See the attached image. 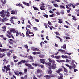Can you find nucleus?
Instances as JSON below:
<instances>
[{"instance_id": "obj_51", "label": "nucleus", "mask_w": 79, "mask_h": 79, "mask_svg": "<svg viewBox=\"0 0 79 79\" xmlns=\"http://www.w3.org/2000/svg\"><path fill=\"white\" fill-rule=\"evenodd\" d=\"M55 34H56V35H60V33L58 32H54Z\"/></svg>"}, {"instance_id": "obj_53", "label": "nucleus", "mask_w": 79, "mask_h": 79, "mask_svg": "<svg viewBox=\"0 0 79 79\" xmlns=\"http://www.w3.org/2000/svg\"><path fill=\"white\" fill-rule=\"evenodd\" d=\"M53 16H54V14H52V15H49L50 17L51 18H52V17H53Z\"/></svg>"}, {"instance_id": "obj_36", "label": "nucleus", "mask_w": 79, "mask_h": 79, "mask_svg": "<svg viewBox=\"0 0 79 79\" xmlns=\"http://www.w3.org/2000/svg\"><path fill=\"white\" fill-rule=\"evenodd\" d=\"M53 5L54 7H58V5L56 4H54Z\"/></svg>"}, {"instance_id": "obj_64", "label": "nucleus", "mask_w": 79, "mask_h": 79, "mask_svg": "<svg viewBox=\"0 0 79 79\" xmlns=\"http://www.w3.org/2000/svg\"><path fill=\"white\" fill-rule=\"evenodd\" d=\"M33 28L34 29H35V30L36 31H37V29L35 27H33Z\"/></svg>"}, {"instance_id": "obj_6", "label": "nucleus", "mask_w": 79, "mask_h": 79, "mask_svg": "<svg viewBox=\"0 0 79 79\" xmlns=\"http://www.w3.org/2000/svg\"><path fill=\"white\" fill-rule=\"evenodd\" d=\"M40 61H41L40 63H42L43 64H44L45 63V61H46V59H40Z\"/></svg>"}, {"instance_id": "obj_45", "label": "nucleus", "mask_w": 79, "mask_h": 79, "mask_svg": "<svg viewBox=\"0 0 79 79\" xmlns=\"http://www.w3.org/2000/svg\"><path fill=\"white\" fill-rule=\"evenodd\" d=\"M11 23H12V24H15V22H14V20H10Z\"/></svg>"}, {"instance_id": "obj_40", "label": "nucleus", "mask_w": 79, "mask_h": 79, "mask_svg": "<svg viewBox=\"0 0 79 79\" xmlns=\"http://www.w3.org/2000/svg\"><path fill=\"white\" fill-rule=\"evenodd\" d=\"M43 16L45 17V18H48V15L47 14H45L43 15Z\"/></svg>"}, {"instance_id": "obj_58", "label": "nucleus", "mask_w": 79, "mask_h": 79, "mask_svg": "<svg viewBox=\"0 0 79 79\" xmlns=\"http://www.w3.org/2000/svg\"><path fill=\"white\" fill-rule=\"evenodd\" d=\"M28 69H29L30 68H31V64H29L28 66Z\"/></svg>"}, {"instance_id": "obj_19", "label": "nucleus", "mask_w": 79, "mask_h": 79, "mask_svg": "<svg viewBox=\"0 0 79 79\" xmlns=\"http://www.w3.org/2000/svg\"><path fill=\"white\" fill-rule=\"evenodd\" d=\"M28 59H30L31 60H34V58L32 56H30L28 57Z\"/></svg>"}, {"instance_id": "obj_30", "label": "nucleus", "mask_w": 79, "mask_h": 79, "mask_svg": "<svg viewBox=\"0 0 79 79\" xmlns=\"http://www.w3.org/2000/svg\"><path fill=\"white\" fill-rule=\"evenodd\" d=\"M60 57H61L60 56H55L54 57V58L56 59H59L60 58Z\"/></svg>"}, {"instance_id": "obj_52", "label": "nucleus", "mask_w": 79, "mask_h": 79, "mask_svg": "<svg viewBox=\"0 0 79 79\" xmlns=\"http://www.w3.org/2000/svg\"><path fill=\"white\" fill-rule=\"evenodd\" d=\"M16 37H18V35H19V33L17 31L16 32Z\"/></svg>"}, {"instance_id": "obj_37", "label": "nucleus", "mask_w": 79, "mask_h": 79, "mask_svg": "<svg viewBox=\"0 0 79 79\" xmlns=\"http://www.w3.org/2000/svg\"><path fill=\"white\" fill-rule=\"evenodd\" d=\"M33 8H34L35 10V11H37V10H38V8L36 7H34V6H33Z\"/></svg>"}, {"instance_id": "obj_63", "label": "nucleus", "mask_w": 79, "mask_h": 79, "mask_svg": "<svg viewBox=\"0 0 79 79\" xmlns=\"http://www.w3.org/2000/svg\"><path fill=\"white\" fill-rule=\"evenodd\" d=\"M27 27H28V28H31V26L30 25H28L26 26Z\"/></svg>"}, {"instance_id": "obj_33", "label": "nucleus", "mask_w": 79, "mask_h": 79, "mask_svg": "<svg viewBox=\"0 0 79 79\" xmlns=\"http://www.w3.org/2000/svg\"><path fill=\"white\" fill-rule=\"evenodd\" d=\"M26 37H28L29 36V32H26Z\"/></svg>"}, {"instance_id": "obj_38", "label": "nucleus", "mask_w": 79, "mask_h": 79, "mask_svg": "<svg viewBox=\"0 0 79 79\" xmlns=\"http://www.w3.org/2000/svg\"><path fill=\"white\" fill-rule=\"evenodd\" d=\"M55 75L53 74H51L50 75V78H51V77H55Z\"/></svg>"}, {"instance_id": "obj_25", "label": "nucleus", "mask_w": 79, "mask_h": 79, "mask_svg": "<svg viewBox=\"0 0 79 79\" xmlns=\"http://www.w3.org/2000/svg\"><path fill=\"white\" fill-rule=\"evenodd\" d=\"M5 54L3 53L2 55L0 56V58H3V57H4V56L5 57Z\"/></svg>"}, {"instance_id": "obj_17", "label": "nucleus", "mask_w": 79, "mask_h": 79, "mask_svg": "<svg viewBox=\"0 0 79 79\" xmlns=\"http://www.w3.org/2000/svg\"><path fill=\"white\" fill-rule=\"evenodd\" d=\"M41 72H42V70L39 69H38L36 71L37 73H41Z\"/></svg>"}, {"instance_id": "obj_5", "label": "nucleus", "mask_w": 79, "mask_h": 79, "mask_svg": "<svg viewBox=\"0 0 79 79\" xmlns=\"http://www.w3.org/2000/svg\"><path fill=\"white\" fill-rule=\"evenodd\" d=\"M10 32L12 33L13 32V33L15 34L16 33V30L15 29H13L10 31Z\"/></svg>"}, {"instance_id": "obj_41", "label": "nucleus", "mask_w": 79, "mask_h": 79, "mask_svg": "<svg viewBox=\"0 0 79 79\" xmlns=\"http://www.w3.org/2000/svg\"><path fill=\"white\" fill-rule=\"evenodd\" d=\"M25 48H26L27 49H28L29 48H28V46L26 44L24 46Z\"/></svg>"}, {"instance_id": "obj_20", "label": "nucleus", "mask_w": 79, "mask_h": 79, "mask_svg": "<svg viewBox=\"0 0 79 79\" xmlns=\"http://www.w3.org/2000/svg\"><path fill=\"white\" fill-rule=\"evenodd\" d=\"M63 46H61V48H62L64 49H66V45L64 44Z\"/></svg>"}, {"instance_id": "obj_10", "label": "nucleus", "mask_w": 79, "mask_h": 79, "mask_svg": "<svg viewBox=\"0 0 79 79\" xmlns=\"http://www.w3.org/2000/svg\"><path fill=\"white\" fill-rule=\"evenodd\" d=\"M52 73V72L51 69H49L48 70V74H51Z\"/></svg>"}, {"instance_id": "obj_34", "label": "nucleus", "mask_w": 79, "mask_h": 79, "mask_svg": "<svg viewBox=\"0 0 79 79\" xmlns=\"http://www.w3.org/2000/svg\"><path fill=\"white\" fill-rule=\"evenodd\" d=\"M0 15L1 16V17H2V18H4L5 16V14H3Z\"/></svg>"}, {"instance_id": "obj_8", "label": "nucleus", "mask_w": 79, "mask_h": 79, "mask_svg": "<svg viewBox=\"0 0 79 79\" xmlns=\"http://www.w3.org/2000/svg\"><path fill=\"white\" fill-rule=\"evenodd\" d=\"M2 28L4 29L2 31L3 32H5L6 31V27L5 26H4L2 27Z\"/></svg>"}, {"instance_id": "obj_1", "label": "nucleus", "mask_w": 79, "mask_h": 79, "mask_svg": "<svg viewBox=\"0 0 79 79\" xmlns=\"http://www.w3.org/2000/svg\"><path fill=\"white\" fill-rule=\"evenodd\" d=\"M7 33L8 34L6 35V36H7L8 38H11V37H12V38L14 39V37L13 36V35H11V33L9 32V31H7Z\"/></svg>"}, {"instance_id": "obj_7", "label": "nucleus", "mask_w": 79, "mask_h": 79, "mask_svg": "<svg viewBox=\"0 0 79 79\" xmlns=\"http://www.w3.org/2000/svg\"><path fill=\"white\" fill-rule=\"evenodd\" d=\"M16 5L17 6H19V7H20V6L22 8H24V7L23 6V5H22V4H21V3H19V4H16Z\"/></svg>"}, {"instance_id": "obj_48", "label": "nucleus", "mask_w": 79, "mask_h": 79, "mask_svg": "<svg viewBox=\"0 0 79 79\" xmlns=\"http://www.w3.org/2000/svg\"><path fill=\"white\" fill-rule=\"evenodd\" d=\"M52 29H53V28H54V27H53V26H51L50 27V30H52Z\"/></svg>"}, {"instance_id": "obj_47", "label": "nucleus", "mask_w": 79, "mask_h": 79, "mask_svg": "<svg viewBox=\"0 0 79 79\" xmlns=\"http://www.w3.org/2000/svg\"><path fill=\"white\" fill-rule=\"evenodd\" d=\"M72 5H73V4L70 3V4H68L67 5V6H69V7H70V6H72Z\"/></svg>"}, {"instance_id": "obj_56", "label": "nucleus", "mask_w": 79, "mask_h": 79, "mask_svg": "<svg viewBox=\"0 0 79 79\" xmlns=\"http://www.w3.org/2000/svg\"><path fill=\"white\" fill-rule=\"evenodd\" d=\"M35 51H38V52H39L40 50H39V49L35 48Z\"/></svg>"}, {"instance_id": "obj_3", "label": "nucleus", "mask_w": 79, "mask_h": 79, "mask_svg": "<svg viewBox=\"0 0 79 79\" xmlns=\"http://www.w3.org/2000/svg\"><path fill=\"white\" fill-rule=\"evenodd\" d=\"M41 5L42 6L40 7V9L41 10L44 11L45 10V6L44 5V4L43 3L41 4Z\"/></svg>"}, {"instance_id": "obj_35", "label": "nucleus", "mask_w": 79, "mask_h": 79, "mask_svg": "<svg viewBox=\"0 0 79 79\" xmlns=\"http://www.w3.org/2000/svg\"><path fill=\"white\" fill-rule=\"evenodd\" d=\"M4 10H2L1 12H0V14L1 15L4 14Z\"/></svg>"}, {"instance_id": "obj_9", "label": "nucleus", "mask_w": 79, "mask_h": 79, "mask_svg": "<svg viewBox=\"0 0 79 79\" xmlns=\"http://www.w3.org/2000/svg\"><path fill=\"white\" fill-rule=\"evenodd\" d=\"M61 71H63V69H59L56 72L58 73V74H60L61 73H60Z\"/></svg>"}, {"instance_id": "obj_39", "label": "nucleus", "mask_w": 79, "mask_h": 79, "mask_svg": "<svg viewBox=\"0 0 79 79\" xmlns=\"http://www.w3.org/2000/svg\"><path fill=\"white\" fill-rule=\"evenodd\" d=\"M66 8L67 9H69L70 10H71V9L70 8V7H68V6H67V5H66Z\"/></svg>"}, {"instance_id": "obj_59", "label": "nucleus", "mask_w": 79, "mask_h": 79, "mask_svg": "<svg viewBox=\"0 0 79 79\" xmlns=\"http://www.w3.org/2000/svg\"><path fill=\"white\" fill-rule=\"evenodd\" d=\"M24 64L26 66H28L29 65V64L27 63H25Z\"/></svg>"}, {"instance_id": "obj_27", "label": "nucleus", "mask_w": 79, "mask_h": 79, "mask_svg": "<svg viewBox=\"0 0 79 79\" xmlns=\"http://www.w3.org/2000/svg\"><path fill=\"white\" fill-rule=\"evenodd\" d=\"M1 2L2 3L5 4L6 3V0H4V2H3V0H1Z\"/></svg>"}, {"instance_id": "obj_31", "label": "nucleus", "mask_w": 79, "mask_h": 79, "mask_svg": "<svg viewBox=\"0 0 79 79\" xmlns=\"http://www.w3.org/2000/svg\"><path fill=\"white\" fill-rule=\"evenodd\" d=\"M56 38H58V39H60V42H62L63 41L62 40V39H61V38H60L59 36H56Z\"/></svg>"}, {"instance_id": "obj_23", "label": "nucleus", "mask_w": 79, "mask_h": 79, "mask_svg": "<svg viewBox=\"0 0 79 79\" xmlns=\"http://www.w3.org/2000/svg\"><path fill=\"white\" fill-rule=\"evenodd\" d=\"M26 61L24 60H22L21 61H20V64H22V63H26Z\"/></svg>"}, {"instance_id": "obj_14", "label": "nucleus", "mask_w": 79, "mask_h": 79, "mask_svg": "<svg viewBox=\"0 0 79 79\" xmlns=\"http://www.w3.org/2000/svg\"><path fill=\"white\" fill-rule=\"evenodd\" d=\"M5 51H6V49H2V48H0V52H1L3 53V52H5Z\"/></svg>"}, {"instance_id": "obj_21", "label": "nucleus", "mask_w": 79, "mask_h": 79, "mask_svg": "<svg viewBox=\"0 0 79 79\" xmlns=\"http://www.w3.org/2000/svg\"><path fill=\"white\" fill-rule=\"evenodd\" d=\"M32 64L33 65V66H35V67H36V66H39V64H36V63H33Z\"/></svg>"}, {"instance_id": "obj_13", "label": "nucleus", "mask_w": 79, "mask_h": 79, "mask_svg": "<svg viewBox=\"0 0 79 79\" xmlns=\"http://www.w3.org/2000/svg\"><path fill=\"white\" fill-rule=\"evenodd\" d=\"M62 68H64V72H66V73H68V70H67V69H66V68L64 67V66H62Z\"/></svg>"}, {"instance_id": "obj_60", "label": "nucleus", "mask_w": 79, "mask_h": 79, "mask_svg": "<svg viewBox=\"0 0 79 79\" xmlns=\"http://www.w3.org/2000/svg\"><path fill=\"white\" fill-rule=\"evenodd\" d=\"M49 62H50V63H52V59L49 58Z\"/></svg>"}, {"instance_id": "obj_11", "label": "nucleus", "mask_w": 79, "mask_h": 79, "mask_svg": "<svg viewBox=\"0 0 79 79\" xmlns=\"http://www.w3.org/2000/svg\"><path fill=\"white\" fill-rule=\"evenodd\" d=\"M62 52H63V53H64L65 54H67V55H71L72 54L71 53H68L67 52H66V51L64 50H63Z\"/></svg>"}, {"instance_id": "obj_24", "label": "nucleus", "mask_w": 79, "mask_h": 79, "mask_svg": "<svg viewBox=\"0 0 79 79\" xmlns=\"http://www.w3.org/2000/svg\"><path fill=\"white\" fill-rule=\"evenodd\" d=\"M72 17L73 18L72 19H73V20H74V21H76V20H77V19L76 18V17L73 16H72Z\"/></svg>"}, {"instance_id": "obj_54", "label": "nucleus", "mask_w": 79, "mask_h": 79, "mask_svg": "<svg viewBox=\"0 0 79 79\" xmlns=\"http://www.w3.org/2000/svg\"><path fill=\"white\" fill-rule=\"evenodd\" d=\"M36 76L37 77H39V78H40V77H41V75H37Z\"/></svg>"}, {"instance_id": "obj_49", "label": "nucleus", "mask_w": 79, "mask_h": 79, "mask_svg": "<svg viewBox=\"0 0 79 79\" xmlns=\"http://www.w3.org/2000/svg\"><path fill=\"white\" fill-rule=\"evenodd\" d=\"M61 56L62 57V58H66V56L64 55Z\"/></svg>"}, {"instance_id": "obj_22", "label": "nucleus", "mask_w": 79, "mask_h": 79, "mask_svg": "<svg viewBox=\"0 0 79 79\" xmlns=\"http://www.w3.org/2000/svg\"><path fill=\"white\" fill-rule=\"evenodd\" d=\"M58 20H59V21L58 22L60 24H61V23H62L63 22V21H62V19H59Z\"/></svg>"}, {"instance_id": "obj_15", "label": "nucleus", "mask_w": 79, "mask_h": 79, "mask_svg": "<svg viewBox=\"0 0 79 79\" xmlns=\"http://www.w3.org/2000/svg\"><path fill=\"white\" fill-rule=\"evenodd\" d=\"M60 7L62 10H64L65 9V7L62 5H60Z\"/></svg>"}, {"instance_id": "obj_50", "label": "nucleus", "mask_w": 79, "mask_h": 79, "mask_svg": "<svg viewBox=\"0 0 79 79\" xmlns=\"http://www.w3.org/2000/svg\"><path fill=\"white\" fill-rule=\"evenodd\" d=\"M28 23L29 24H30V25H31V26H33L32 24H31V22H30V21H29V20H28Z\"/></svg>"}, {"instance_id": "obj_16", "label": "nucleus", "mask_w": 79, "mask_h": 79, "mask_svg": "<svg viewBox=\"0 0 79 79\" xmlns=\"http://www.w3.org/2000/svg\"><path fill=\"white\" fill-rule=\"evenodd\" d=\"M53 65H52V69H55L56 68V65L55 64H53Z\"/></svg>"}, {"instance_id": "obj_43", "label": "nucleus", "mask_w": 79, "mask_h": 79, "mask_svg": "<svg viewBox=\"0 0 79 79\" xmlns=\"http://www.w3.org/2000/svg\"><path fill=\"white\" fill-rule=\"evenodd\" d=\"M79 5V3H77L76 4H74V5L75 6H77Z\"/></svg>"}, {"instance_id": "obj_2", "label": "nucleus", "mask_w": 79, "mask_h": 79, "mask_svg": "<svg viewBox=\"0 0 79 79\" xmlns=\"http://www.w3.org/2000/svg\"><path fill=\"white\" fill-rule=\"evenodd\" d=\"M10 65H8L7 66V67L4 66V68L6 70V71H10L11 69L10 68Z\"/></svg>"}, {"instance_id": "obj_55", "label": "nucleus", "mask_w": 79, "mask_h": 79, "mask_svg": "<svg viewBox=\"0 0 79 79\" xmlns=\"http://www.w3.org/2000/svg\"><path fill=\"white\" fill-rule=\"evenodd\" d=\"M7 55L8 56H10L11 55V53L10 52H8L7 53Z\"/></svg>"}, {"instance_id": "obj_29", "label": "nucleus", "mask_w": 79, "mask_h": 79, "mask_svg": "<svg viewBox=\"0 0 79 79\" xmlns=\"http://www.w3.org/2000/svg\"><path fill=\"white\" fill-rule=\"evenodd\" d=\"M44 26H45V28L46 29L48 28V27H47V23H44Z\"/></svg>"}, {"instance_id": "obj_46", "label": "nucleus", "mask_w": 79, "mask_h": 79, "mask_svg": "<svg viewBox=\"0 0 79 79\" xmlns=\"http://www.w3.org/2000/svg\"><path fill=\"white\" fill-rule=\"evenodd\" d=\"M14 73L15 74V75H17V76H18L19 75V73H18L17 72H15Z\"/></svg>"}, {"instance_id": "obj_57", "label": "nucleus", "mask_w": 79, "mask_h": 79, "mask_svg": "<svg viewBox=\"0 0 79 79\" xmlns=\"http://www.w3.org/2000/svg\"><path fill=\"white\" fill-rule=\"evenodd\" d=\"M33 79H38V78H36V77L35 75H34L33 76Z\"/></svg>"}, {"instance_id": "obj_28", "label": "nucleus", "mask_w": 79, "mask_h": 79, "mask_svg": "<svg viewBox=\"0 0 79 79\" xmlns=\"http://www.w3.org/2000/svg\"><path fill=\"white\" fill-rule=\"evenodd\" d=\"M45 77H46V78H50V75H46L44 76Z\"/></svg>"}, {"instance_id": "obj_26", "label": "nucleus", "mask_w": 79, "mask_h": 79, "mask_svg": "<svg viewBox=\"0 0 79 79\" xmlns=\"http://www.w3.org/2000/svg\"><path fill=\"white\" fill-rule=\"evenodd\" d=\"M39 57L41 58H44V55L40 54L39 56Z\"/></svg>"}, {"instance_id": "obj_42", "label": "nucleus", "mask_w": 79, "mask_h": 79, "mask_svg": "<svg viewBox=\"0 0 79 79\" xmlns=\"http://www.w3.org/2000/svg\"><path fill=\"white\" fill-rule=\"evenodd\" d=\"M60 76L59 77H63V74L61 73L59 74Z\"/></svg>"}, {"instance_id": "obj_44", "label": "nucleus", "mask_w": 79, "mask_h": 79, "mask_svg": "<svg viewBox=\"0 0 79 79\" xmlns=\"http://www.w3.org/2000/svg\"><path fill=\"white\" fill-rule=\"evenodd\" d=\"M27 71V69H25L24 70V73H26Z\"/></svg>"}, {"instance_id": "obj_12", "label": "nucleus", "mask_w": 79, "mask_h": 79, "mask_svg": "<svg viewBox=\"0 0 79 79\" xmlns=\"http://www.w3.org/2000/svg\"><path fill=\"white\" fill-rule=\"evenodd\" d=\"M56 61L58 63H63L65 62V61L64 60H56Z\"/></svg>"}, {"instance_id": "obj_32", "label": "nucleus", "mask_w": 79, "mask_h": 79, "mask_svg": "<svg viewBox=\"0 0 79 79\" xmlns=\"http://www.w3.org/2000/svg\"><path fill=\"white\" fill-rule=\"evenodd\" d=\"M21 20L22 21V23L23 24H24V19L22 18Z\"/></svg>"}, {"instance_id": "obj_62", "label": "nucleus", "mask_w": 79, "mask_h": 79, "mask_svg": "<svg viewBox=\"0 0 79 79\" xmlns=\"http://www.w3.org/2000/svg\"><path fill=\"white\" fill-rule=\"evenodd\" d=\"M47 65H48V66H51V63H50V62H49L47 63Z\"/></svg>"}, {"instance_id": "obj_4", "label": "nucleus", "mask_w": 79, "mask_h": 79, "mask_svg": "<svg viewBox=\"0 0 79 79\" xmlns=\"http://www.w3.org/2000/svg\"><path fill=\"white\" fill-rule=\"evenodd\" d=\"M0 20L1 21H2V22H5V21H7V20H8V19H7V18L5 17V18H4L3 19H1Z\"/></svg>"}, {"instance_id": "obj_18", "label": "nucleus", "mask_w": 79, "mask_h": 79, "mask_svg": "<svg viewBox=\"0 0 79 79\" xmlns=\"http://www.w3.org/2000/svg\"><path fill=\"white\" fill-rule=\"evenodd\" d=\"M15 13H16H16H17V11H14V10H12L11 11V14H12V15H14L15 14Z\"/></svg>"}, {"instance_id": "obj_61", "label": "nucleus", "mask_w": 79, "mask_h": 79, "mask_svg": "<svg viewBox=\"0 0 79 79\" xmlns=\"http://www.w3.org/2000/svg\"><path fill=\"white\" fill-rule=\"evenodd\" d=\"M64 27H66V28H69V27L68 26V25H64Z\"/></svg>"}]
</instances>
